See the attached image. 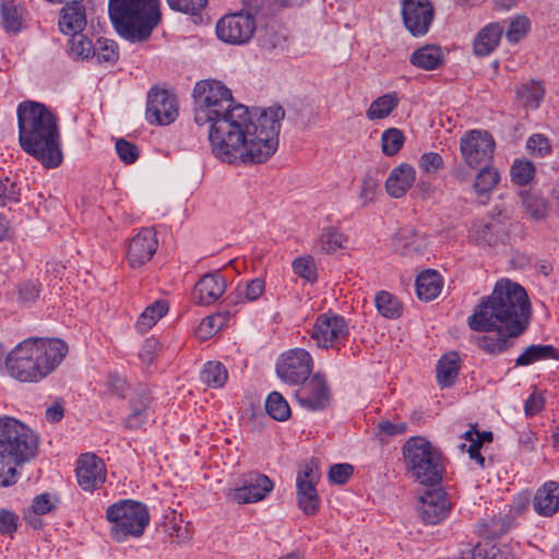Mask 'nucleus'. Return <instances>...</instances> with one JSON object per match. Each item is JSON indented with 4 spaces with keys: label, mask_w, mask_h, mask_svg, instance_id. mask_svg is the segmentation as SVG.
I'll return each instance as SVG.
<instances>
[{
    "label": "nucleus",
    "mask_w": 559,
    "mask_h": 559,
    "mask_svg": "<svg viewBox=\"0 0 559 559\" xmlns=\"http://www.w3.org/2000/svg\"><path fill=\"white\" fill-rule=\"evenodd\" d=\"M499 181L500 174L498 169L485 166L476 175L473 188L478 197H488Z\"/></svg>",
    "instance_id": "nucleus-34"
},
{
    "label": "nucleus",
    "mask_w": 559,
    "mask_h": 559,
    "mask_svg": "<svg viewBox=\"0 0 559 559\" xmlns=\"http://www.w3.org/2000/svg\"><path fill=\"white\" fill-rule=\"evenodd\" d=\"M495 140L488 131L471 130L460 141V152L471 168L489 163L493 156Z\"/></svg>",
    "instance_id": "nucleus-12"
},
{
    "label": "nucleus",
    "mask_w": 559,
    "mask_h": 559,
    "mask_svg": "<svg viewBox=\"0 0 559 559\" xmlns=\"http://www.w3.org/2000/svg\"><path fill=\"white\" fill-rule=\"evenodd\" d=\"M354 473V467L347 463L334 464L330 467L329 479L337 485H344Z\"/></svg>",
    "instance_id": "nucleus-56"
},
{
    "label": "nucleus",
    "mask_w": 559,
    "mask_h": 559,
    "mask_svg": "<svg viewBox=\"0 0 559 559\" xmlns=\"http://www.w3.org/2000/svg\"><path fill=\"white\" fill-rule=\"evenodd\" d=\"M158 241L153 228H142L129 242L127 260L131 267H141L147 263L156 252Z\"/></svg>",
    "instance_id": "nucleus-17"
},
{
    "label": "nucleus",
    "mask_w": 559,
    "mask_h": 559,
    "mask_svg": "<svg viewBox=\"0 0 559 559\" xmlns=\"http://www.w3.org/2000/svg\"><path fill=\"white\" fill-rule=\"evenodd\" d=\"M533 508L538 515L551 516L559 511V484L548 481L537 489Z\"/></svg>",
    "instance_id": "nucleus-25"
},
{
    "label": "nucleus",
    "mask_w": 559,
    "mask_h": 559,
    "mask_svg": "<svg viewBox=\"0 0 559 559\" xmlns=\"http://www.w3.org/2000/svg\"><path fill=\"white\" fill-rule=\"evenodd\" d=\"M68 354L60 338L31 337L16 345L5 358L9 374L21 382H38L51 373Z\"/></svg>",
    "instance_id": "nucleus-4"
},
{
    "label": "nucleus",
    "mask_w": 559,
    "mask_h": 559,
    "mask_svg": "<svg viewBox=\"0 0 559 559\" xmlns=\"http://www.w3.org/2000/svg\"><path fill=\"white\" fill-rule=\"evenodd\" d=\"M301 384L295 392V397L301 407L317 412L323 411L330 405L331 392L326 380L320 373L313 374Z\"/></svg>",
    "instance_id": "nucleus-15"
},
{
    "label": "nucleus",
    "mask_w": 559,
    "mask_h": 559,
    "mask_svg": "<svg viewBox=\"0 0 559 559\" xmlns=\"http://www.w3.org/2000/svg\"><path fill=\"white\" fill-rule=\"evenodd\" d=\"M461 359L456 352H449L441 356L436 368V379L442 388H451L459 376Z\"/></svg>",
    "instance_id": "nucleus-27"
},
{
    "label": "nucleus",
    "mask_w": 559,
    "mask_h": 559,
    "mask_svg": "<svg viewBox=\"0 0 559 559\" xmlns=\"http://www.w3.org/2000/svg\"><path fill=\"white\" fill-rule=\"evenodd\" d=\"M319 479L320 473L314 461L307 462L296 479L298 506L308 516L316 515L320 509L321 500L316 488Z\"/></svg>",
    "instance_id": "nucleus-13"
},
{
    "label": "nucleus",
    "mask_w": 559,
    "mask_h": 559,
    "mask_svg": "<svg viewBox=\"0 0 559 559\" xmlns=\"http://www.w3.org/2000/svg\"><path fill=\"white\" fill-rule=\"evenodd\" d=\"M39 436L16 418L4 416L0 426V462L11 478H16V466L34 460L38 454Z\"/></svg>",
    "instance_id": "nucleus-6"
},
{
    "label": "nucleus",
    "mask_w": 559,
    "mask_h": 559,
    "mask_svg": "<svg viewBox=\"0 0 559 559\" xmlns=\"http://www.w3.org/2000/svg\"><path fill=\"white\" fill-rule=\"evenodd\" d=\"M495 225L492 224H484L479 226L475 231V239L477 242L492 246L497 242V236L493 234Z\"/></svg>",
    "instance_id": "nucleus-61"
},
{
    "label": "nucleus",
    "mask_w": 559,
    "mask_h": 559,
    "mask_svg": "<svg viewBox=\"0 0 559 559\" xmlns=\"http://www.w3.org/2000/svg\"><path fill=\"white\" fill-rule=\"evenodd\" d=\"M313 359L304 348H293L283 353L276 362V374L289 384H300L309 379Z\"/></svg>",
    "instance_id": "nucleus-10"
},
{
    "label": "nucleus",
    "mask_w": 559,
    "mask_h": 559,
    "mask_svg": "<svg viewBox=\"0 0 559 559\" xmlns=\"http://www.w3.org/2000/svg\"><path fill=\"white\" fill-rule=\"evenodd\" d=\"M347 238L345 235H343L337 228L330 226L322 229L317 240V246L321 251L332 253L342 248Z\"/></svg>",
    "instance_id": "nucleus-40"
},
{
    "label": "nucleus",
    "mask_w": 559,
    "mask_h": 559,
    "mask_svg": "<svg viewBox=\"0 0 559 559\" xmlns=\"http://www.w3.org/2000/svg\"><path fill=\"white\" fill-rule=\"evenodd\" d=\"M168 311V305L164 300H157L148 306L139 317L136 329L141 333L148 331L155 323L163 318Z\"/></svg>",
    "instance_id": "nucleus-36"
},
{
    "label": "nucleus",
    "mask_w": 559,
    "mask_h": 559,
    "mask_svg": "<svg viewBox=\"0 0 559 559\" xmlns=\"http://www.w3.org/2000/svg\"><path fill=\"white\" fill-rule=\"evenodd\" d=\"M400 98L396 92L388 93L376 98L367 109L369 120L384 119L399 106Z\"/></svg>",
    "instance_id": "nucleus-32"
},
{
    "label": "nucleus",
    "mask_w": 559,
    "mask_h": 559,
    "mask_svg": "<svg viewBox=\"0 0 559 559\" xmlns=\"http://www.w3.org/2000/svg\"><path fill=\"white\" fill-rule=\"evenodd\" d=\"M1 21L8 32L17 33L22 28V9L12 0H5L1 4Z\"/></svg>",
    "instance_id": "nucleus-42"
},
{
    "label": "nucleus",
    "mask_w": 559,
    "mask_h": 559,
    "mask_svg": "<svg viewBox=\"0 0 559 559\" xmlns=\"http://www.w3.org/2000/svg\"><path fill=\"white\" fill-rule=\"evenodd\" d=\"M20 195L21 189L17 183L9 177L0 176V206L20 202Z\"/></svg>",
    "instance_id": "nucleus-47"
},
{
    "label": "nucleus",
    "mask_w": 559,
    "mask_h": 559,
    "mask_svg": "<svg viewBox=\"0 0 559 559\" xmlns=\"http://www.w3.org/2000/svg\"><path fill=\"white\" fill-rule=\"evenodd\" d=\"M293 269L297 275L308 282H314L317 280V266L314 261L309 257L297 258L293 262Z\"/></svg>",
    "instance_id": "nucleus-49"
},
{
    "label": "nucleus",
    "mask_w": 559,
    "mask_h": 559,
    "mask_svg": "<svg viewBox=\"0 0 559 559\" xmlns=\"http://www.w3.org/2000/svg\"><path fill=\"white\" fill-rule=\"evenodd\" d=\"M349 335V326L344 317L325 312L317 317L311 330V338L321 348L340 349Z\"/></svg>",
    "instance_id": "nucleus-9"
},
{
    "label": "nucleus",
    "mask_w": 559,
    "mask_h": 559,
    "mask_svg": "<svg viewBox=\"0 0 559 559\" xmlns=\"http://www.w3.org/2000/svg\"><path fill=\"white\" fill-rule=\"evenodd\" d=\"M106 519L110 523V538L117 543L141 537L150 524L147 507L130 499L110 504L106 510Z\"/></svg>",
    "instance_id": "nucleus-7"
},
{
    "label": "nucleus",
    "mask_w": 559,
    "mask_h": 559,
    "mask_svg": "<svg viewBox=\"0 0 559 559\" xmlns=\"http://www.w3.org/2000/svg\"><path fill=\"white\" fill-rule=\"evenodd\" d=\"M226 290V281L219 273L203 275L194 285L192 298L195 304L207 306L214 304Z\"/></svg>",
    "instance_id": "nucleus-21"
},
{
    "label": "nucleus",
    "mask_w": 559,
    "mask_h": 559,
    "mask_svg": "<svg viewBox=\"0 0 559 559\" xmlns=\"http://www.w3.org/2000/svg\"><path fill=\"white\" fill-rule=\"evenodd\" d=\"M116 152L119 158L126 164H133L139 157L136 145L124 139H119L116 142Z\"/></svg>",
    "instance_id": "nucleus-55"
},
{
    "label": "nucleus",
    "mask_w": 559,
    "mask_h": 559,
    "mask_svg": "<svg viewBox=\"0 0 559 559\" xmlns=\"http://www.w3.org/2000/svg\"><path fill=\"white\" fill-rule=\"evenodd\" d=\"M409 62L426 71L436 70L443 63V53L440 47L427 45L416 49L411 55Z\"/></svg>",
    "instance_id": "nucleus-30"
},
{
    "label": "nucleus",
    "mask_w": 559,
    "mask_h": 559,
    "mask_svg": "<svg viewBox=\"0 0 559 559\" xmlns=\"http://www.w3.org/2000/svg\"><path fill=\"white\" fill-rule=\"evenodd\" d=\"M108 389L116 395L124 397V393L128 389L126 380L118 373H110L107 378Z\"/></svg>",
    "instance_id": "nucleus-64"
},
{
    "label": "nucleus",
    "mask_w": 559,
    "mask_h": 559,
    "mask_svg": "<svg viewBox=\"0 0 559 559\" xmlns=\"http://www.w3.org/2000/svg\"><path fill=\"white\" fill-rule=\"evenodd\" d=\"M119 52L117 44L107 38H98L94 44L93 57L98 62H115L118 60Z\"/></svg>",
    "instance_id": "nucleus-44"
},
{
    "label": "nucleus",
    "mask_w": 559,
    "mask_h": 559,
    "mask_svg": "<svg viewBox=\"0 0 559 559\" xmlns=\"http://www.w3.org/2000/svg\"><path fill=\"white\" fill-rule=\"evenodd\" d=\"M257 29L255 17L251 13L226 14L216 23L217 37L230 45L248 43Z\"/></svg>",
    "instance_id": "nucleus-11"
},
{
    "label": "nucleus",
    "mask_w": 559,
    "mask_h": 559,
    "mask_svg": "<svg viewBox=\"0 0 559 559\" xmlns=\"http://www.w3.org/2000/svg\"><path fill=\"white\" fill-rule=\"evenodd\" d=\"M417 510L423 522L436 525L448 516L451 503L442 490H428L421 496Z\"/></svg>",
    "instance_id": "nucleus-19"
},
{
    "label": "nucleus",
    "mask_w": 559,
    "mask_h": 559,
    "mask_svg": "<svg viewBox=\"0 0 559 559\" xmlns=\"http://www.w3.org/2000/svg\"><path fill=\"white\" fill-rule=\"evenodd\" d=\"M503 32L504 28L499 22L484 26L474 39V53L478 57L489 56L498 47Z\"/></svg>",
    "instance_id": "nucleus-26"
},
{
    "label": "nucleus",
    "mask_w": 559,
    "mask_h": 559,
    "mask_svg": "<svg viewBox=\"0 0 559 559\" xmlns=\"http://www.w3.org/2000/svg\"><path fill=\"white\" fill-rule=\"evenodd\" d=\"M170 9L183 13L197 14L207 3V0H167Z\"/></svg>",
    "instance_id": "nucleus-54"
},
{
    "label": "nucleus",
    "mask_w": 559,
    "mask_h": 559,
    "mask_svg": "<svg viewBox=\"0 0 559 559\" xmlns=\"http://www.w3.org/2000/svg\"><path fill=\"white\" fill-rule=\"evenodd\" d=\"M473 431H465L463 433V438L465 439V441L468 442V445L466 443H461L460 448L462 451L466 450L469 459L475 461L479 467L484 468L486 460L484 455L480 453L481 445L473 441Z\"/></svg>",
    "instance_id": "nucleus-51"
},
{
    "label": "nucleus",
    "mask_w": 559,
    "mask_h": 559,
    "mask_svg": "<svg viewBox=\"0 0 559 559\" xmlns=\"http://www.w3.org/2000/svg\"><path fill=\"white\" fill-rule=\"evenodd\" d=\"M536 175V167L533 162L518 158L510 168L511 181L521 187L530 185Z\"/></svg>",
    "instance_id": "nucleus-38"
},
{
    "label": "nucleus",
    "mask_w": 559,
    "mask_h": 559,
    "mask_svg": "<svg viewBox=\"0 0 559 559\" xmlns=\"http://www.w3.org/2000/svg\"><path fill=\"white\" fill-rule=\"evenodd\" d=\"M17 292L21 302H34L39 297V284L34 281H25L17 286Z\"/></svg>",
    "instance_id": "nucleus-57"
},
{
    "label": "nucleus",
    "mask_w": 559,
    "mask_h": 559,
    "mask_svg": "<svg viewBox=\"0 0 559 559\" xmlns=\"http://www.w3.org/2000/svg\"><path fill=\"white\" fill-rule=\"evenodd\" d=\"M526 150L534 157H545L551 154L552 146L547 136L535 133L527 139Z\"/></svg>",
    "instance_id": "nucleus-46"
},
{
    "label": "nucleus",
    "mask_w": 559,
    "mask_h": 559,
    "mask_svg": "<svg viewBox=\"0 0 559 559\" xmlns=\"http://www.w3.org/2000/svg\"><path fill=\"white\" fill-rule=\"evenodd\" d=\"M520 195L522 204L532 219L542 221L546 217L547 202L542 195L531 191H523Z\"/></svg>",
    "instance_id": "nucleus-39"
},
{
    "label": "nucleus",
    "mask_w": 559,
    "mask_h": 559,
    "mask_svg": "<svg viewBox=\"0 0 559 559\" xmlns=\"http://www.w3.org/2000/svg\"><path fill=\"white\" fill-rule=\"evenodd\" d=\"M392 246L399 254L412 255L421 252L426 248L427 239L414 228L403 227L394 235Z\"/></svg>",
    "instance_id": "nucleus-24"
},
{
    "label": "nucleus",
    "mask_w": 559,
    "mask_h": 559,
    "mask_svg": "<svg viewBox=\"0 0 559 559\" xmlns=\"http://www.w3.org/2000/svg\"><path fill=\"white\" fill-rule=\"evenodd\" d=\"M531 319V302L526 290L510 280L496 283L490 296L483 298L468 318V326L476 332H497V337L484 335L478 346L498 355L512 346V338L525 332Z\"/></svg>",
    "instance_id": "nucleus-2"
},
{
    "label": "nucleus",
    "mask_w": 559,
    "mask_h": 559,
    "mask_svg": "<svg viewBox=\"0 0 559 559\" xmlns=\"http://www.w3.org/2000/svg\"><path fill=\"white\" fill-rule=\"evenodd\" d=\"M21 148L45 168H56L63 159L57 117L44 104L25 100L16 109Z\"/></svg>",
    "instance_id": "nucleus-3"
},
{
    "label": "nucleus",
    "mask_w": 559,
    "mask_h": 559,
    "mask_svg": "<svg viewBox=\"0 0 559 559\" xmlns=\"http://www.w3.org/2000/svg\"><path fill=\"white\" fill-rule=\"evenodd\" d=\"M405 136L400 129L389 128L382 132L381 135V147L382 152L386 156L396 155L403 147Z\"/></svg>",
    "instance_id": "nucleus-43"
},
{
    "label": "nucleus",
    "mask_w": 559,
    "mask_h": 559,
    "mask_svg": "<svg viewBox=\"0 0 559 559\" xmlns=\"http://www.w3.org/2000/svg\"><path fill=\"white\" fill-rule=\"evenodd\" d=\"M405 27L414 36L425 35L433 19V8L429 0H401Z\"/></svg>",
    "instance_id": "nucleus-16"
},
{
    "label": "nucleus",
    "mask_w": 559,
    "mask_h": 559,
    "mask_svg": "<svg viewBox=\"0 0 559 559\" xmlns=\"http://www.w3.org/2000/svg\"><path fill=\"white\" fill-rule=\"evenodd\" d=\"M378 429L380 432L393 437L405 433L407 430V425L403 421L391 423L389 420H382L378 424Z\"/></svg>",
    "instance_id": "nucleus-62"
},
{
    "label": "nucleus",
    "mask_w": 559,
    "mask_h": 559,
    "mask_svg": "<svg viewBox=\"0 0 559 559\" xmlns=\"http://www.w3.org/2000/svg\"><path fill=\"white\" fill-rule=\"evenodd\" d=\"M559 359L552 345H531L515 360L516 366H528L539 360Z\"/></svg>",
    "instance_id": "nucleus-33"
},
{
    "label": "nucleus",
    "mask_w": 559,
    "mask_h": 559,
    "mask_svg": "<svg viewBox=\"0 0 559 559\" xmlns=\"http://www.w3.org/2000/svg\"><path fill=\"white\" fill-rule=\"evenodd\" d=\"M86 24V8L82 0L67 2L60 10L58 26L61 33H81Z\"/></svg>",
    "instance_id": "nucleus-22"
},
{
    "label": "nucleus",
    "mask_w": 559,
    "mask_h": 559,
    "mask_svg": "<svg viewBox=\"0 0 559 559\" xmlns=\"http://www.w3.org/2000/svg\"><path fill=\"white\" fill-rule=\"evenodd\" d=\"M545 92L540 81L531 80L516 87V97L526 109H537L545 97Z\"/></svg>",
    "instance_id": "nucleus-31"
},
{
    "label": "nucleus",
    "mask_w": 559,
    "mask_h": 559,
    "mask_svg": "<svg viewBox=\"0 0 559 559\" xmlns=\"http://www.w3.org/2000/svg\"><path fill=\"white\" fill-rule=\"evenodd\" d=\"M273 487V481L266 475L250 473L242 486L236 488L230 496L237 503H253L264 499Z\"/></svg>",
    "instance_id": "nucleus-20"
},
{
    "label": "nucleus",
    "mask_w": 559,
    "mask_h": 559,
    "mask_svg": "<svg viewBox=\"0 0 559 559\" xmlns=\"http://www.w3.org/2000/svg\"><path fill=\"white\" fill-rule=\"evenodd\" d=\"M194 121L210 123L209 140L213 154L227 163L260 164L278 147L281 106L263 110L254 120L248 107L237 104L231 92L221 81L204 80L193 88Z\"/></svg>",
    "instance_id": "nucleus-1"
},
{
    "label": "nucleus",
    "mask_w": 559,
    "mask_h": 559,
    "mask_svg": "<svg viewBox=\"0 0 559 559\" xmlns=\"http://www.w3.org/2000/svg\"><path fill=\"white\" fill-rule=\"evenodd\" d=\"M378 180L370 175H366L362 178L359 198L362 201V205L366 206L376 200L378 192Z\"/></svg>",
    "instance_id": "nucleus-53"
},
{
    "label": "nucleus",
    "mask_w": 559,
    "mask_h": 559,
    "mask_svg": "<svg viewBox=\"0 0 559 559\" xmlns=\"http://www.w3.org/2000/svg\"><path fill=\"white\" fill-rule=\"evenodd\" d=\"M151 404V395L145 389L135 392L130 401V409L148 414Z\"/></svg>",
    "instance_id": "nucleus-59"
},
{
    "label": "nucleus",
    "mask_w": 559,
    "mask_h": 559,
    "mask_svg": "<svg viewBox=\"0 0 559 559\" xmlns=\"http://www.w3.org/2000/svg\"><path fill=\"white\" fill-rule=\"evenodd\" d=\"M266 413L275 420L285 421L290 416V407L284 396L274 391L271 392L265 401Z\"/></svg>",
    "instance_id": "nucleus-41"
},
{
    "label": "nucleus",
    "mask_w": 559,
    "mask_h": 559,
    "mask_svg": "<svg viewBox=\"0 0 559 559\" xmlns=\"http://www.w3.org/2000/svg\"><path fill=\"white\" fill-rule=\"evenodd\" d=\"M19 516L9 510L0 511V533L3 535H12L17 528Z\"/></svg>",
    "instance_id": "nucleus-58"
},
{
    "label": "nucleus",
    "mask_w": 559,
    "mask_h": 559,
    "mask_svg": "<svg viewBox=\"0 0 559 559\" xmlns=\"http://www.w3.org/2000/svg\"><path fill=\"white\" fill-rule=\"evenodd\" d=\"M441 275L435 270H426L416 278V293L419 299L425 301L433 300L442 289Z\"/></svg>",
    "instance_id": "nucleus-28"
},
{
    "label": "nucleus",
    "mask_w": 559,
    "mask_h": 559,
    "mask_svg": "<svg viewBox=\"0 0 559 559\" xmlns=\"http://www.w3.org/2000/svg\"><path fill=\"white\" fill-rule=\"evenodd\" d=\"M228 379L226 367L219 361H207L201 371V380L214 389L222 388Z\"/></svg>",
    "instance_id": "nucleus-37"
},
{
    "label": "nucleus",
    "mask_w": 559,
    "mask_h": 559,
    "mask_svg": "<svg viewBox=\"0 0 559 559\" xmlns=\"http://www.w3.org/2000/svg\"><path fill=\"white\" fill-rule=\"evenodd\" d=\"M530 21L524 15H518L510 20L509 27L506 31V38L508 41L516 44L519 43L528 32Z\"/></svg>",
    "instance_id": "nucleus-48"
},
{
    "label": "nucleus",
    "mask_w": 559,
    "mask_h": 559,
    "mask_svg": "<svg viewBox=\"0 0 559 559\" xmlns=\"http://www.w3.org/2000/svg\"><path fill=\"white\" fill-rule=\"evenodd\" d=\"M483 559H515L507 545H491L485 550Z\"/></svg>",
    "instance_id": "nucleus-63"
},
{
    "label": "nucleus",
    "mask_w": 559,
    "mask_h": 559,
    "mask_svg": "<svg viewBox=\"0 0 559 559\" xmlns=\"http://www.w3.org/2000/svg\"><path fill=\"white\" fill-rule=\"evenodd\" d=\"M178 117L176 98L167 90L153 86L147 94L146 119L150 123L170 124Z\"/></svg>",
    "instance_id": "nucleus-14"
},
{
    "label": "nucleus",
    "mask_w": 559,
    "mask_h": 559,
    "mask_svg": "<svg viewBox=\"0 0 559 559\" xmlns=\"http://www.w3.org/2000/svg\"><path fill=\"white\" fill-rule=\"evenodd\" d=\"M416 177L415 168L409 164L394 167L385 180V190L392 198H402L412 188Z\"/></svg>",
    "instance_id": "nucleus-23"
},
{
    "label": "nucleus",
    "mask_w": 559,
    "mask_h": 559,
    "mask_svg": "<svg viewBox=\"0 0 559 559\" xmlns=\"http://www.w3.org/2000/svg\"><path fill=\"white\" fill-rule=\"evenodd\" d=\"M265 289V283L261 278H253L246 283L243 287H238L234 293H230L225 301L227 307H237L246 301H255L259 299Z\"/></svg>",
    "instance_id": "nucleus-29"
},
{
    "label": "nucleus",
    "mask_w": 559,
    "mask_h": 559,
    "mask_svg": "<svg viewBox=\"0 0 559 559\" xmlns=\"http://www.w3.org/2000/svg\"><path fill=\"white\" fill-rule=\"evenodd\" d=\"M419 168L427 174H436L443 168V158L439 153L429 152L420 156L418 160Z\"/></svg>",
    "instance_id": "nucleus-52"
},
{
    "label": "nucleus",
    "mask_w": 559,
    "mask_h": 559,
    "mask_svg": "<svg viewBox=\"0 0 559 559\" xmlns=\"http://www.w3.org/2000/svg\"><path fill=\"white\" fill-rule=\"evenodd\" d=\"M76 478L83 490L93 491L106 480L105 464L94 453L82 454L78 461Z\"/></svg>",
    "instance_id": "nucleus-18"
},
{
    "label": "nucleus",
    "mask_w": 559,
    "mask_h": 559,
    "mask_svg": "<svg viewBox=\"0 0 559 559\" xmlns=\"http://www.w3.org/2000/svg\"><path fill=\"white\" fill-rule=\"evenodd\" d=\"M406 467L423 485H437L442 479L440 454L421 437L409 438L403 447Z\"/></svg>",
    "instance_id": "nucleus-8"
},
{
    "label": "nucleus",
    "mask_w": 559,
    "mask_h": 559,
    "mask_svg": "<svg viewBox=\"0 0 559 559\" xmlns=\"http://www.w3.org/2000/svg\"><path fill=\"white\" fill-rule=\"evenodd\" d=\"M545 400L543 395L538 392L532 393L524 404L525 415L532 417L538 414L544 408Z\"/></svg>",
    "instance_id": "nucleus-60"
},
{
    "label": "nucleus",
    "mask_w": 559,
    "mask_h": 559,
    "mask_svg": "<svg viewBox=\"0 0 559 559\" xmlns=\"http://www.w3.org/2000/svg\"><path fill=\"white\" fill-rule=\"evenodd\" d=\"M374 305L379 313L386 319H397L402 316L401 301L389 292H379L374 297Z\"/></svg>",
    "instance_id": "nucleus-35"
},
{
    "label": "nucleus",
    "mask_w": 559,
    "mask_h": 559,
    "mask_svg": "<svg viewBox=\"0 0 559 559\" xmlns=\"http://www.w3.org/2000/svg\"><path fill=\"white\" fill-rule=\"evenodd\" d=\"M509 528V522L507 519L499 516L497 519H491L490 521H486L480 526V534L486 538H493L503 533H506Z\"/></svg>",
    "instance_id": "nucleus-50"
},
{
    "label": "nucleus",
    "mask_w": 559,
    "mask_h": 559,
    "mask_svg": "<svg viewBox=\"0 0 559 559\" xmlns=\"http://www.w3.org/2000/svg\"><path fill=\"white\" fill-rule=\"evenodd\" d=\"M108 13L116 31L132 43L146 40L160 21L158 0H109Z\"/></svg>",
    "instance_id": "nucleus-5"
},
{
    "label": "nucleus",
    "mask_w": 559,
    "mask_h": 559,
    "mask_svg": "<svg viewBox=\"0 0 559 559\" xmlns=\"http://www.w3.org/2000/svg\"><path fill=\"white\" fill-rule=\"evenodd\" d=\"M69 50L73 57L76 58H90L93 57L94 44L85 35L81 33L70 34Z\"/></svg>",
    "instance_id": "nucleus-45"
}]
</instances>
